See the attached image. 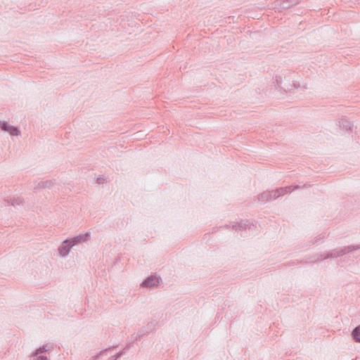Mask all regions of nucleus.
<instances>
[{"label":"nucleus","instance_id":"nucleus-1","mask_svg":"<svg viewBox=\"0 0 360 360\" xmlns=\"http://www.w3.org/2000/svg\"><path fill=\"white\" fill-rule=\"evenodd\" d=\"M360 249V245H348L340 248L338 250H334L333 252H330L325 255H319L316 260H323L328 258H336L338 257L343 256L347 253H349L354 250H357Z\"/></svg>","mask_w":360,"mask_h":360},{"label":"nucleus","instance_id":"nucleus-2","mask_svg":"<svg viewBox=\"0 0 360 360\" xmlns=\"http://www.w3.org/2000/svg\"><path fill=\"white\" fill-rule=\"evenodd\" d=\"M0 128L2 131L8 132L11 136H18L20 134L18 127L9 125L6 121H0Z\"/></svg>","mask_w":360,"mask_h":360},{"label":"nucleus","instance_id":"nucleus-3","mask_svg":"<svg viewBox=\"0 0 360 360\" xmlns=\"http://www.w3.org/2000/svg\"><path fill=\"white\" fill-rule=\"evenodd\" d=\"M72 247V244L70 243L68 239L65 240L58 248L59 254L63 257L67 256Z\"/></svg>","mask_w":360,"mask_h":360},{"label":"nucleus","instance_id":"nucleus-4","mask_svg":"<svg viewBox=\"0 0 360 360\" xmlns=\"http://www.w3.org/2000/svg\"><path fill=\"white\" fill-rule=\"evenodd\" d=\"M90 238V234L89 233L86 232L84 234H80L79 236H75L72 238L68 239L71 244H72V246L79 244L82 242H86L89 240Z\"/></svg>","mask_w":360,"mask_h":360},{"label":"nucleus","instance_id":"nucleus-5","mask_svg":"<svg viewBox=\"0 0 360 360\" xmlns=\"http://www.w3.org/2000/svg\"><path fill=\"white\" fill-rule=\"evenodd\" d=\"M159 283L158 278L155 276H150L146 278L141 284L142 288H150L158 285Z\"/></svg>","mask_w":360,"mask_h":360},{"label":"nucleus","instance_id":"nucleus-6","mask_svg":"<svg viewBox=\"0 0 360 360\" xmlns=\"http://www.w3.org/2000/svg\"><path fill=\"white\" fill-rule=\"evenodd\" d=\"M298 4L297 0H285L281 2L280 7L283 9H288L291 6L294 5H297Z\"/></svg>","mask_w":360,"mask_h":360},{"label":"nucleus","instance_id":"nucleus-7","mask_svg":"<svg viewBox=\"0 0 360 360\" xmlns=\"http://www.w3.org/2000/svg\"><path fill=\"white\" fill-rule=\"evenodd\" d=\"M351 336L356 342L360 343V325L352 330Z\"/></svg>","mask_w":360,"mask_h":360},{"label":"nucleus","instance_id":"nucleus-8","mask_svg":"<svg viewBox=\"0 0 360 360\" xmlns=\"http://www.w3.org/2000/svg\"><path fill=\"white\" fill-rule=\"evenodd\" d=\"M54 184V181L49 180L45 181H40L37 184V185L34 187V189L41 188H51Z\"/></svg>","mask_w":360,"mask_h":360},{"label":"nucleus","instance_id":"nucleus-9","mask_svg":"<svg viewBox=\"0 0 360 360\" xmlns=\"http://www.w3.org/2000/svg\"><path fill=\"white\" fill-rule=\"evenodd\" d=\"M5 201L6 202L7 205H12L13 207H16L22 204V200L18 197L13 199L6 200Z\"/></svg>","mask_w":360,"mask_h":360},{"label":"nucleus","instance_id":"nucleus-10","mask_svg":"<svg viewBox=\"0 0 360 360\" xmlns=\"http://www.w3.org/2000/svg\"><path fill=\"white\" fill-rule=\"evenodd\" d=\"M310 186H311V184H304L302 186L296 185L294 187H292V186H285L284 188H286V193H288L292 192L294 190H297V189H299V188H309Z\"/></svg>","mask_w":360,"mask_h":360},{"label":"nucleus","instance_id":"nucleus-11","mask_svg":"<svg viewBox=\"0 0 360 360\" xmlns=\"http://www.w3.org/2000/svg\"><path fill=\"white\" fill-rule=\"evenodd\" d=\"M49 350V347L47 345H43L42 347H39L32 354V356H37L41 353H44L45 352H47Z\"/></svg>","mask_w":360,"mask_h":360},{"label":"nucleus","instance_id":"nucleus-12","mask_svg":"<svg viewBox=\"0 0 360 360\" xmlns=\"http://www.w3.org/2000/svg\"><path fill=\"white\" fill-rule=\"evenodd\" d=\"M269 195L271 194H269V191H264L258 195V200L262 202H267L270 200Z\"/></svg>","mask_w":360,"mask_h":360},{"label":"nucleus","instance_id":"nucleus-13","mask_svg":"<svg viewBox=\"0 0 360 360\" xmlns=\"http://www.w3.org/2000/svg\"><path fill=\"white\" fill-rule=\"evenodd\" d=\"M340 123V127L346 131L352 129V124L350 122L347 120H342Z\"/></svg>","mask_w":360,"mask_h":360},{"label":"nucleus","instance_id":"nucleus-14","mask_svg":"<svg viewBox=\"0 0 360 360\" xmlns=\"http://www.w3.org/2000/svg\"><path fill=\"white\" fill-rule=\"evenodd\" d=\"M247 226H248V224L247 222L245 223H240V224H235L232 225L233 229H236V231H240L242 229H246Z\"/></svg>","mask_w":360,"mask_h":360},{"label":"nucleus","instance_id":"nucleus-15","mask_svg":"<svg viewBox=\"0 0 360 360\" xmlns=\"http://www.w3.org/2000/svg\"><path fill=\"white\" fill-rule=\"evenodd\" d=\"M275 83H276V89H281V85L282 84V77L281 76H276Z\"/></svg>","mask_w":360,"mask_h":360},{"label":"nucleus","instance_id":"nucleus-16","mask_svg":"<svg viewBox=\"0 0 360 360\" xmlns=\"http://www.w3.org/2000/svg\"><path fill=\"white\" fill-rule=\"evenodd\" d=\"M269 194H271V195H269V198L270 200H272V199H276L277 198L279 197V194H278L276 190H273V191H269Z\"/></svg>","mask_w":360,"mask_h":360},{"label":"nucleus","instance_id":"nucleus-17","mask_svg":"<svg viewBox=\"0 0 360 360\" xmlns=\"http://www.w3.org/2000/svg\"><path fill=\"white\" fill-rule=\"evenodd\" d=\"M278 194H279V196H282V195H284L285 194H286V188H285L284 187H281V188H276V189Z\"/></svg>","mask_w":360,"mask_h":360},{"label":"nucleus","instance_id":"nucleus-18","mask_svg":"<svg viewBox=\"0 0 360 360\" xmlns=\"http://www.w3.org/2000/svg\"><path fill=\"white\" fill-rule=\"evenodd\" d=\"M34 360H48V358L44 355H37Z\"/></svg>","mask_w":360,"mask_h":360},{"label":"nucleus","instance_id":"nucleus-19","mask_svg":"<svg viewBox=\"0 0 360 360\" xmlns=\"http://www.w3.org/2000/svg\"><path fill=\"white\" fill-rule=\"evenodd\" d=\"M106 350H107V349H105V350L101 351V352L99 353V354H98V355H96V356H93L94 360H96V359H98V356H99V355H101V354H103Z\"/></svg>","mask_w":360,"mask_h":360},{"label":"nucleus","instance_id":"nucleus-20","mask_svg":"<svg viewBox=\"0 0 360 360\" xmlns=\"http://www.w3.org/2000/svg\"><path fill=\"white\" fill-rule=\"evenodd\" d=\"M104 182V179L103 177H98L97 179V183L101 184H103Z\"/></svg>","mask_w":360,"mask_h":360},{"label":"nucleus","instance_id":"nucleus-21","mask_svg":"<svg viewBox=\"0 0 360 360\" xmlns=\"http://www.w3.org/2000/svg\"><path fill=\"white\" fill-rule=\"evenodd\" d=\"M113 356L115 357V359H117L118 358H120L121 356V354L117 353L115 355H113Z\"/></svg>","mask_w":360,"mask_h":360},{"label":"nucleus","instance_id":"nucleus-22","mask_svg":"<svg viewBox=\"0 0 360 360\" xmlns=\"http://www.w3.org/2000/svg\"><path fill=\"white\" fill-rule=\"evenodd\" d=\"M109 360H117L114 356H111L109 359Z\"/></svg>","mask_w":360,"mask_h":360},{"label":"nucleus","instance_id":"nucleus-23","mask_svg":"<svg viewBox=\"0 0 360 360\" xmlns=\"http://www.w3.org/2000/svg\"><path fill=\"white\" fill-rule=\"evenodd\" d=\"M118 353H119V354H121V356H122V355H123V354H124V350H122V351H121V352H118Z\"/></svg>","mask_w":360,"mask_h":360}]
</instances>
